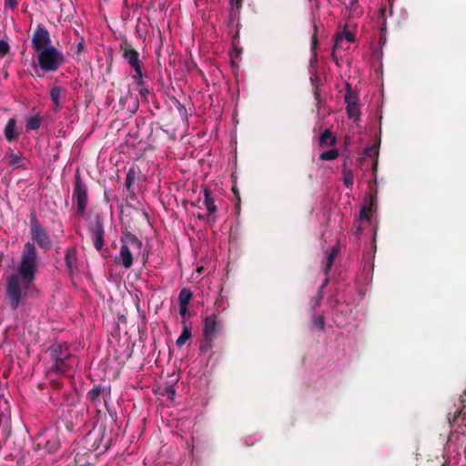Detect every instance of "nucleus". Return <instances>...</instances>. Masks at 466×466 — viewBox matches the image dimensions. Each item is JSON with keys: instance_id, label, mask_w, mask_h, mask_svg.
Listing matches in <instances>:
<instances>
[{"instance_id": "26", "label": "nucleus", "mask_w": 466, "mask_h": 466, "mask_svg": "<svg viewBox=\"0 0 466 466\" xmlns=\"http://www.w3.org/2000/svg\"><path fill=\"white\" fill-rule=\"evenodd\" d=\"M60 448L59 441L56 437H52L51 439L47 440L45 443L44 449L48 453H54Z\"/></svg>"}, {"instance_id": "33", "label": "nucleus", "mask_w": 466, "mask_h": 466, "mask_svg": "<svg viewBox=\"0 0 466 466\" xmlns=\"http://www.w3.org/2000/svg\"><path fill=\"white\" fill-rule=\"evenodd\" d=\"M342 41H343V36H342V35H338V36L336 37V39H335V44H334L333 51H332V53H331V57H332V59H333L336 63H338V57H337V54H336V52H337V50H338L339 48H340V47H341V43H342Z\"/></svg>"}, {"instance_id": "8", "label": "nucleus", "mask_w": 466, "mask_h": 466, "mask_svg": "<svg viewBox=\"0 0 466 466\" xmlns=\"http://www.w3.org/2000/svg\"><path fill=\"white\" fill-rule=\"evenodd\" d=\"M49 46H53L50 34L44 25L39 24L32 35V47L39 53Z\"/></svg>"}, {"instance_id": "18", "label": "nucleus", "mask_w": 466, "mask_h": 466, "mask_svg": "<svg viewBox=\"0 0 466 466\" xmlns=\"http://www.w3.org/2000/svg\"><path fill=\"white\" fill-rule=\"evenodd\" d=\"M182 324H183V329H182V332L181 334L179 335V337L177 338V341H176V345L178 347V348H181L182 346H184L187 341L191 338L192 336V331H191V327L190 325H188L185 319L182 320Z\"/></svg>"}, {"instance_id": "6", "label": "nucleus", "mask_w": 466, "mask_h": 466, "mask_svg": "<svg viewBox=\"0 0 466 466\" xmlns=\"http://www.w3.org/2000/svg\"><path fill=\"white\" fill-rule=\"evenodd\" d=\"M29 221L30 234L33 240H35L40 248L45 249L49 248L51 247V239L40 224L35 209H32L30 212Z\"/></svg>"}, {"instance_id": "38", "label": "nucleus", "mask_w": 466, "mask_h": 466, "mask_svg": "<svg viewBox=\"0 0 466 466\" xmlns=\"http://www.w3.org/2000/svg\"><path fill=\"white\" fill-rule=\"evenodd\" d=\"M360 223H361V221L358 219L353 223V226H352V231H353V234L356 236V238H359L363 230Z\"/></svg>"}, {"instance_id": "28", "label": "nucleus", "mask_w": 466, "mask_h": 466, "mask_svg": "<svg viewBox=\"0 0 466 466\" xmlns=\"http://www.w3.org/2000/svg\"><path fill=\"white\" fill-rule=\"evenodd\" d=\"M339 155V152L337 148H333L328 151H325L320 154L319 158L321 160L329 161L336 159Z\"/></svg>"}, {"instance_id": "37", "label": "nucleus", "mask_w": 466, "mask_h": 466, "mask_svg": "<svg viewBox=\"0 0 466 466\" xmlns=\"http://www.w3.org/2000/svg\"><path fill=\"white\" fill-rule=\"evenodd\" d=\"M9 44L5 40H0V57H4L9 52Z\"/></svg>"}, {"instance_id": "4", "label": "nucleus", "mask_w": 466, "mask_h": 466, "mask_svg": "<svg viewBox=\"0 0 466 466\" xmlns=\"http://www.w3.org/2000/svg\"><path fill=\"white\" fill-rule=\"evenodd\" d=\"M38 65L45 72H56L65 63L63 54L55 46H49L37 56Z\"/></svg>"}, {"instance_id": "20", "label": "nucleus", "mask_w": 466, "mask_h": 466, "mask_svg": "<svg viewBox=\"0 0 466 466\" xmlns=\"http://www.w3.org/2000/svg\"><path fill=\"white\" fill-rule=\"evenodd\" d=\"M65 261L67 268V270L70 274H72L76 267V252L74 248H67L65 254Z\"/></svg>"}, {"instance_id": "15", "label": "nucleus", "mask_w": 466, "mask_h": 466, "mask_svg": "<svg viewBox=\"0 0 466 466\" xmlns=\"http://www.w3.org/2000/svg\"><path fill=\"white\" fill-rule=\"evenodd\" d=\"M129 102H132V107H127V110L131 113H135L137 109L138 103L132 92L127 90V92L119 98V105L124 109Z\"/></svg>"}, {"instance_id": "43", "label": "nucleus", "mask_w": 466, "mask_h": 466, "mask_svg": "<svg viewBox=\"0 0 466 466\" xmlns=\"http://www.w3.org/2000/svg\"><path fill=\"white\" fill-rule=\"evenodd\" d=\"M242 1L243 0H230V3L233 7H235L236 9H239L242 5Z\"/></svg>"}, {"instance_id": "19", "label": "nucleus", "mask_w": 466, "mask_h": 466, "mask_svg": "<svg viewBox=\"0 0 466 466\" xmlns=\"http://www.w3.org/2000/svg\"><path fill=\"white\" fill-rule=\"evenodd\" d=\"M337 144V138L329 129H325L319 137V147H333Z\"/></svg>"}, {"instance_id": "22", "label": "nucleus", "mask_w": 466, "mask_h": 466, "mask_svg": "<svg viewBox=\"0 0 466 466\" xmlns=\"http://www.w3.org/2000/svg\"><path fill=\"white\" fill-rule=\"evenodd\" d=\"M8 164L14 167H24L26 158L23 157L20 153L15 154L12 150L7 155Z\"/></svg>"}, {"instance_id": "12", "label": "nucleus", "mask_w": 466, "mask_h": 466, "mask_svg": "<svg viewBox=\"0 0 466 466\" xmlns=\"http://www.w3.org/2000/svg\"><path fill=\"white\" fill-rule=\"evenodd\" d=\"M110 387H102L101 385H95L86 394V399L93 405L96 406L100 403L101 398L106 404L107 400L110 398Z\"/></svg>"}, {"instance_id": "29", "label": "nucleus", "mask_w": 466, "mask_h": 466, "mask_svg": "<svg viewBox=\"0 0 466 466\" xmlns=\"http://www.w3.org/2000/svg\"><path fill=\"white\" fill-rule=\"evenodd\" d=\"M135 71V74L132 76V79L135 82L136 86L138 85V83L142 84L144 81V77H147L146 72H144L143 67H139L137 69H133Z\"/></svg>"}, {"instance_id": "44", "label": "nucleus", "mask_w": 466, "mask_h": 466, "mask_svg": "<svg viewBox=\"0 0 466 466\" xmlns=\"http://www.w3.org/2000/svg\"><path fill=\"white\" fill-rule=\"evenodd\" d=\"M84 50V42L81 41L79 42L77 45H76V54L79 55L82 53V51Z\"/></svg>"}, {"instance_id": "11", "label": "nucleus", "mask_w": 466, "mask_h": 466, "mask_svg": "<svg viewBox=\"0 0 466 466\" xmlns=\"http://www.w3.org/2000/svg\"><path fill=\"white\" fill-rule=\"evenodd\" d=\"M345 103L347 104L346 110L350 118L358 117L360 116V106L358 104V96L352 92L350 84L346 85Z\"/></svg>"}, {"instance_id": "45", "label": "nucleus", "mask_w": 466, "mask_h": 466, "mask_svg": "<svg viewBox=\"0 0 466 466\" xmlns=\"http://www.w3.org/2000/svg\"><path fill=\"white\" fill-rule=\"evenodd\" d=\"M51 384L55 389H60L62 387V383L57 380H51Z\"/></svg>"}, {"instance_id": "23", "label": "nucleus", "mask_w": 466, "mask_h": 466, "mask_svg": "<svg viewBox=\"0 0 466 466\" xmlns=\"http://www.w3.org/2000/svg\"><path fill=\"white\" fill-rule=\"evenodd\" d=\"M339 254V248L337 247H333L327 255L324 266V272L326 275L329 273L332 268L335 258Z\"/></svg>"}, {"instance_id": "47", "label": "nucleus", "mask_w": 466, "mask_h": 466, "mask_svg": "<svg viewBox=\"0 0 466 466\" xmlns=\"http://www.w3.org/2000/svg\"><path fill=\"white\" fill-rule=\"evenodd\" d=\"M167 393L168 396H174L176 394V390L172 388V387H169L167 389Z\"/></svg>"}, {"instance_id": "32", "label": "nucleus", "mask_w": 466, "mask_h": 466, "mask_svg": "<svg viewBox=\"0 0 466 466\" xmlns=\"http://www.w3.org/2000/svg\"><path fill=\"white\" fill-rule=\"evenodd\" d=\"M312 322L319 329L322 331L325 329V319L322 315H314L312 317Z\"/></svg>"}, {"instance_id": "25", "label": "nucleus", "mask_w": 466, "mask_h": 466, "mask_svg": "<svg viewBox=\"0 0 466 466\" xmlns=\"http://www.w3.org/2000/svg\"><path fill=\"white\" fill-rule=\"evenodd\" d=\"M43 122V118L38 116H31L25 119V128L27 130H37Z\"/></svg>"}, {"instance_id": "34", "label": "nucleus", "mask_w": 466, "mask_h": 466, "mask_svg": "<svg viewBox=\"0 0 466 466\" xmlns=\"http://www.w3.org/2000/svg\"><path fill=\"white\" fill-rule=\"evenodd\" d=\"M137 89L143 99H147V96L150 94V90L146 86L145 82H143L142 84L138 83V85L137 86Z\"/></svg>"}, {"instance_id": "9", "label": "nucleus", "mask_w": 466, "mask_h": 466, "mask_svg": "<svg viewBox=\"0 0 466 466\" xmlns=\"http://www.w3.org/2000/svg\"><path fill=\"white\" fill-rule=\"evenodd\" d=\"M93 244L96 250H101L104 246V219L100 215H96L92 224L89 227Z\"/></svg>"}, {"instance_id": "27", "label": "nucleus", "mask_w": 466, "mask_h": 466, "mask_svg": "<svg viewBox=\"0 0 466 466\" xmlns=\"http://www.w3.org/2000/svg\"><path fill=\"white\" fill-rule=\"evenodd\" d=\"M193 293L187 289H182L178 295V302L182 305H188L192 299Z\"/></svg>"}, {"instance_id": "24", "label": "nucleus", "mask_w": 466, "mask_h": 466, "mask_svg": "<svg viewBox=\"0 0 466 466\" xmlns=\"http://www.w3.org/2000/svg\"><path fill=\"white\" fill-rule=\"evenodd\" d=\"M62 93V88L58 86H53L50 91V98L54 104V110L57 111L61 108L60 96Z\"/></svg>"}, {"instance_id": "35", "label": "nucleus", "mask_w": 466, "mask_h": 466, "mask_svg": "<svg viewBox=\"0 0 466 466\" xmlns=\"http://www.w3.org/2000/svg\"><path fill=\"white\" fill-rule=\"evenodd\" d=\"M379 155V149L376 146H370V147H368L364 149V156L365 157H378Z\"/></svg>"}, {"instance_id": "46", "label": "nucleus", "mask_w": 466, "mask_h": 466, "mask_svg": "<svg viewBox=\"0 0 466 466\" xmlns=\"http://www.w3.org/2000/svg\"><path fill=\"white\" fill-rule=\"evenodd\" d=\"M329 281V279L327 277V278L324 279V281H323V283L321 284V286L319 287V290L323 291L324 288L328 285Z\"/></svg>"}, {"instance_id": "2", "label": "nucleus", "mask_w": 466, "mask_h": 466, "mask_svg": "<svg viewBox=\"0 0 466 466\" xmlns=\"http://www.w3.org/2000/svg\"><path fill=\"white\" fill-rule=\"evenodd\" d=\"M53 361L48 370V374L55 372L60 375L71 376L78 359L71 352L66 342L55 341L47 350Z\"/></svg>"}, {"instance_id": "31", "label": "nucleus", "mask_w": 466, "mask_h": 466, "mask_svg": "<svg viewBox=\"0 0 466 466\" xmlns=\"http://www.w3.org/2000/svg\"><path fill=\"white\" fill-rule=\"evenodd\" d=\"M322 299L323 291L318 290L317 294L314 297H312L309 302L312 310H315L320 305V301L322 300Z\"/></svg>"}, {"instance_id": "41", "label": "nucleus", "mask_w": 466, "mask_h": 466, "mask_svg": "<svg viewBox=\"0 0 466 466\" xmlns=\"http://www.w3.org/2000/svg\"><path fill=\"white\" fill-rule=\"evenodd\" d=\"M188 311V305H182V304H179V314L182 316V317H185L186 314L187 313Z\"/></svg>"}, {"instance_id": "48", "label": "nucleus", "mask_w": 466, "mask_h": 466, "mask_svg": "<svg viewBox=\"0 0 466 466\" xmlns=\"http://www.w3.org/2000/svg\"><path fill=\"white\" fill-rule=\"evenodd\" d=\"M232 190L235 193V195H237V196L238 195V190L235 187H233Z\"/></svg>"}, {"instance_id": "1", "label": "nucleus", "mask_w": 466, "mask_h": 466, "mask_svg": "<svg viewBox=\"0 0 466 466\" xmlns=\"http://www.w3.org/2000/svg\"><path fill=\"white\" fill-rule=\"evenodd\" d=\"M39 265V256L34 242L23 247L16 272L6 279L5 299L12 310L24 304L29 294L36 290L35 281Z\"/></svg>"}, {"instance_id": "39", "label": "nucleus", "mask_w": 466, "mask_h": 466, "mask_svg": "<svg viewBox=\"0 0 466 466\" xmlns=\"http://www.w3.org/2000/svg\"><path fill=\"white\" fill-rule=\"evenodd\" d=\"M346 8L355 10V5L359 0H340Z\"/></svg>"}, {"instance_id": "42", "label": "nucleus", "mask_w": 466, "mask_h": 466, "mask_svg": "<svg viewBox=\"0 0 466 466\" xmlns=\"http://www.w3.org/2000/svg\"><path fill=\"white\" fill-rule=\"evenodd\" d=\"M344 36H345V38L347 39V41H348L349 43H353V42L355 41V35H354V34H353V33H351V32H346V33L344 34Z\"/></svg>"}, {"instance_id": "10", "label": "nucleus", "mask_w": 466, "mask_h": 466, "mask_svg": "<svg viewBox=\"0 0 466 466\" xmlns=\"http://www.w3.org/2000/svg\"><path fill=\"white\" fill-rule=\"evenodd\" d=\"M119 51L124 60L132 69L142 67V62L139 59V53L127 41H124L120 44Z\"/></svg>"}, {"instance_id": "13", "label": "nucleus", "mask_w": 466, "mask_h": 466, "mask_svg": "<svg viewBox=\"0 0 466 466\" xmlns=\"http://www.w3.org/2000/svg\"><path fill=\"white\" fill-rule=\"evenodd\" d=\"M141 171L138 166L133 165L129 167L127 170V176H126V181L125 186L128 192L127 198L129 199H136V192L134 189V184L137 180Z\"/></svg>"}, {"instance_id": "7", "label": "nucleus", "mask_w": 466, "mask_h": 466, "mask_svg": "<svg viewBox=\"0 0 466 466\" xmlns=\"http://www.w3.org/2000/svg\"><path fill=\"white\" fill-rule=\"evenodd\" d=\"M221 320L217 314H211L204 319L203 336L206 344L210 347L216 334L221 329Z\"/></svg>"}, {"instance_id": "5", "label": "nucleus", "mask_w": 466, "mask_h": 466, "mask_svg": "<svg viewBox=\"0 0 466 466\" xmlns=\"http://www.w3.org/2000/svg\"><path fill=\"white\" fill-rule=\"evenodd\" d=\"M73 201L76 203V213L78 216H84L87 203V187L81 178L77 170L75 174L74 189L72 195Z\"/></svg>"}, {"instance_id": "36", "label": "nucleus", "mask_w": 466, "mask_h": 466, "mask_svg": "<svg viewBox=\"0 0 466 466\" xmlns=\"http://www.w3.org/2000/svg\"><path fill=\"white\" fill-rule=\"evenodd\" d=\"M318 27L316 25H313V35L311 37V50L312 52H315L317 46H318Z\"/></svg>"}, {"instance_id": "14", "label": "nucleus", "mask_w": 466, "mask_h": 466, "mask_svg": "<svg viewBox=\"0 0 466 466\" xmlns=\"http://www.w3.org/2000/svg\"><path fill=\"white\" fill-rule=\"evenodd\" d=\"M15 126H16V119L15 117H11L7 121V123L4 128V135H5V139L8 142L15 141L19 137V134L17 132H15Z\"/></svg>"}, {"instance_id": "40", "label": "nucleus", "mask_w": 466, "mask_h": 466, "mask_svg": "<svg viewBox=\"0 0 466 466\" xmlns=\"http://www.w3.org/2000/svg\"><path fill=\"white\" fill-rule=\"evenodd\" d=\"M17 5L16 0H5V6L15 9Z\"/></svg>"}, {"instance_id": "30", "label": "nucleus", "mask_w": 466, "mask_h": 466, "mask_svg": "<svg viewBox=\"0 0 466 466\" xmlns=\"http://www.w3.org/2000/svg\"><path fill=\"white\" fill-rule=\"evenodd\" d=\"M343 182L348 188L352 187L354 182V175L351 170H344Z\"/></svg>"}, {"instance_id": "17", "label": "nucleus", "mask_w": 466, "mask_h": 466, "mask_svg": "<svg viewBox=\"0 0 466 466\" xmlns=\"http://www.w3.org/2000/svg\"><path fill=\"white\" fill-rule=\"evenodd\" d=\"M375 203V198L370 197L369 200H366L364 205L360 208L359 220H370L371 218V211Z\"/></svg>"}, {"instance_id": "49", "label": "nucleus", "mask_w": 466, "mask_h": 466, "mask_svg": "<svg viewBox=\"0 0 466 466\" xmlns=\"http://www.w3.org/2000/svg\"><path fill=\"white\" fill-rule=\"evenodd\" d=\"M376 167H377V161H375V162L373 163V168H374V170H376Z\"/></svg>"}, {"instance_id": "21", "label": "nucleus", "mask_w": 466, "mask_h": 466, "mask_svg": "<svg viewBox=\"0 0 466 466\" xmlns=\"http://www.w3.org/2000/svg\"><path fill=\"white\" fill-rule=\"evenodd\" d=\"M310 83L313 87V96L316 100V106L317 107H320L321 99H320V93H319V85L321 84V79L319 76L317 74L313 75L310 77Z\"/></svg>"}, {"instance_id": "3", "label": "nucleus", "mask_w": 466, "mask_h": 466, "mask_svg": "<svg viewBox=\"0 0 466 466\" xmlns=\"http://www.w3.org/2000/svg\"><path fill=\"white\" fill-rule=\"evenodd\" d=\"M120 242L119 263L125 268H129L134 261L132 249L139 252L142 248V241L136 235L125 232L120 238Z\"/></svg>"}, {"instance_id": "16", "label": "nucleus", "mask_w": 466, "mask_h": 466, "mask_svg": "<svg viewBox=\"0 0 466 466\" xmlns=\"http://www.w3.org/2000/svg\"><path fill=\"white\" fill-rule=\"evenodd\" d=\"M203 193H204V205L207 208L208 215L211 216V215L215 214L217 211V206L215 205V199L213 198L212 191L208 187H204Z\"/></svg>"}]
</instances>
